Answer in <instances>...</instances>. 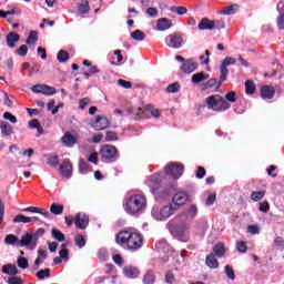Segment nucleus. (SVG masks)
I'll use <instances>...</instances> for the list:
<instances>
[{
	"mask_svg": "<svg viewBox=\"0 0 284 284\" xmlns=\"http://www.w3.org/2000/svg\"><path fill=\"white\" fill-rule=\"evenodd\" d=\"M133 41H145V33L141 30H135L131 33Z\"/></svg>",
	"mask_w": 284,
	"mask_h": 284,
	"instance_id": "33",
	"label": "nucleus"
},
{
	"mask_svg": "<svg viewBox=\"0 0 284 284\" xmlns=\"http://www.w3.org/2000/svg\"><path fill=\"white\" fill-rule=\"evenodd\" d=\"M74 242H75V245L81 250L83 247H85V236H83L82 234H77L74 236Z\"/></svg>",
	"mask_w": 284,
	"mask_h": 284,
	"instance_id": "34",
	"label": "nucleus"
},
{
	"mask_svg": "<svg viewBox=\"0 0 284 284\" xmlns=\"http://www.w3.org/2000/svg\"><path fill=\"white\" fill-rule=\"evenodd\" d=\"M19 43V36L14 32H11L7 36V44L9 48H14V44Z\"/></svg>",
	"mask_w": 284,
	"mask_h": 284,
	"instance_id": "27",
	"label": "nucleus"
},
{
	"mask_svg": "<svg viewBox=\"0 0 284 284\" xmlns=\"http://www.w3.org/2000/svg\"><path fill=\"white\" fill-rule=\"evenodd\" d=\"M180 89L181 85L179 84V82H174L166 88V92H169L170 94H175V92H179Z\"/></svg>",
	"mask_w": 284,
	"mask_h": 284,
	"instance_id": "47",
	"label": "nucleus"
},
{
	"mask_svg": "<svg viewBox=\"0 0 284 284\" xmlns=\"http://www.w3.org/2000/svg\"><path fill=\"white\" fill-rule=\"evenodd\" d=\"M119 136H116V133L112 131L106 132L105 141H118Z\"/></svg>",
	"mask_w": 284,
	"mask_h": 284,
	"instance_id": "62",
	"label": "nucleus"
},
{
	"mask_svg": "<svg viewBox=\"0 0 284 284\" xmlns=\"http://www.w3.org/2000/svg\"><path fill=\"white\" fill-rule=\"evenodd\" d=\"M48 165L51 168H58L59 166V156L57 155H49L47 159Z\"/></svg>",
	"mask_w": 284,
	"mask_h": 284,
	"instance_id": "40",
	"label": "nucleus"
},
{
	"mask_svg": "<svg viewBox=\"0 0 284 284\" xmlns=\"http://www.w3.org/2000/svg\"><path fill=\"white\" fill-rule=\"evenodd\" d=\"M51 234H52V237H53L55 241H59L60 243H63V241H65V235H64L61 231H59V230H57V229H53V230L51 231Z\"/></svg>",
	"mask_w": 284,
	"mask_h": 284,
	"instance_id": "35",
	"label": "nucleus"
},
{
	"mask_svg": "<svg viewBox=\"0 0 284 284\" xmlns=\"http://www.w3.org/2000/svg\"><path fill=\"white\" fill-rule=\"evenodd\" d=\"M205 264L207 265V267H210L211 270H216V267H219V261L216 260V255L214 253H211L206 256V261Z\"/></svg>",
	"mask_w": 284,
	"mask_h": 284,
	"instance_id": "23",
	"label": "nucleus"
},
{
	"mask_svg": "<svg viewBox=\"0 0 284 284\" xmlns=\"http://www.w3.org/2000/svg\"><path fill=\"white\" fill-rule=\"evenodd\" d=\"M92 128L97 131L105 130L110 126V121L105 115H98L95 120L91 123Z\"/></svg>",
	"mask_w": 284,
	"mask_h": 284,
	"instance_id": "12",
	"label": "nucleus"
},
{
	"mask_svg": "<svg viewBox=\"0 0 284 284\" xmlns=\"http://www.w3.org/2000/svg\"><path fill=\"white\" fill-rule=\"evenodd\" d=\"M236 12H239V4L234 3V4H230L225 8H223L222 10L217 11V14L230 16V14H236Z\"/></svg>",
	"mask_w": 284,
	"mask_h": 284,
	"instance_id": "21",
	"label": "nucleus"
},
{
	"mask_svg": "<svg viewBox=\"0 0 284 284\" xmlns=\"http://www.w3.org/2000/svg\"><path fill=\"white\" fill-rule=\"evenodd\" d=\"M165 283L168 284H175L176 280L174 278V273L173 272H166L165 274Z\"/></svg>",
	"mask_w": 284,
	"mask_h": 284,
	"instance_id": "54",
	"label": "nucleus"
},
{
	"mask_svg": "<svg viewBox=\"0 0 284 284\" xmlns=\"http://www.w3.org/2000/svg\"><path fill=\"white\" fill-rule=\"evenodd\" d=\"M100 155L102 156L103 161L106 163H112V161H116L118 152L116 148L110 144L102 146L100 151Z\"/></svg>",
	"mask_w": 284,
	"mask_h": 284,
	"instance_id": "8",
	"label": "nucleus"
},
{
	"mask_svg": "<svg viewBox=\"0 0 284 284\" xmlns=\"http://www.w3.org/2000/svg\"><path fill=\"white\" fill-rule=\"evenodd\" d=\"M37 245H39V243L32 235V231L24 233L19 242V247H27V250H30L31 252L37 250Z\"/></svg>",
	"mask_w": 284,
	"mask_h": 284,
	"instance_id": "7",
	"label": "nucleus"
},
{
	"mask_svg": "<svg viewBox=\"0 0 284 284\" xmlns=\"http://www.w3.org/2000/svg\"><path fill=\"white\" fill-rule=\"evenodd\" d=\"M255 90H256V87L254 85V82L246 81V83H245L246 94H254Z\"/></svg>",
	"mask_w": 284,
	"mask_h": 284,
	"instance_id": "49",
	"label": "nucleus"
},
{
	"mask_svg": "<svg viewBox=\"0 0 284 284\" xmlns=\"http://www.w3.org/2000/svg\"><path fill=\"white\" fill-rule=\"evenodd\" d=\"M171 234L178 241L182 243H187L190 241V224L182 223L180 225L174 226L171 229Z\"/></svg>",
	"mask_w": 284,
	"mask_h": 284,
	"instance_id": "6",
	"label": "nucleus"
},
{
	"mask_svg": "<svg viewBox=\"0 0 284 284\" xmlns=\"http://www.w3.org/2000/svg\"><path fill=\"white\" fill-rule=\"evenodd\" d=\"M213 30H225V20H213Z\"/></svg>",
	"mask_w": 284,
	"mask_h": 284,
	"instance_id": "48",
	"label": "nucleus"
},
{
	"mask_svg": "<svg viewBox=\"0 0 284 284\" xmlns=\"http://www.w3.org/2000/svg\"><path fill=\"white\" fill-rule=\"evenodd\" d=\"M38 281H43L44 278H50V268H44V270H41L39 271L37 274H36Z\"/></svg>",
	"mask_w": 284,
	"mask_h": 284,
	"instance_id": "39",
	"label": "nucleus"
},
{
	"mask_svg": "<svg viewBox=\"0 0 284 284\" xmlns=\"http://www.w3.org/2000/svg\"><path fill=\"white\" fill-rule=\"evenodd\" d=\"M62 143L65 145V148H72V145L77 143V136L72 135L70 132H67L62 136Z\"/></svg>",
	"mask_w": 284,
	"mask_h": 284,
	"instance_id": "20",
	"label": "nucleus"
},
{
	"mask_svg": "<svg viewBox=\"0 0 284 284\" xmlns=\"http://www.w3.org/2000/svg\"><path fill=\"white\" fill-rule=\"evenodd\" d=\"M278 30H284V13L280 14L276 20Z\"/></svg>",
	"mask_w": 284,
	"mask_h": 284,
	"instance_id": "63",
	"label": "nucleus"
},
{
	"mask_svg": "<svg viewBox=\"0 0 284 284\" xmlns=\"http://www.w3.org/2000/svg\"><path fill=\"white\" fill-rule=\"evenodd\" d=\"M163 181H165V173L160 172L149 176L144 183L152 194H156L161 189Z\"/></svg>",
	"mask_w": 284,
	"mask_h": 284,
	"instance_id": "5",
	"label": "nucleus"
},
{
	"mask_svg": "<svg viewBox=\"0 0 284 284\" xmlns=\"http://www.w3.org/2000/svg\"><path fill=\"white\" fill-rule=\"evenodd\" d=\"M196 68H199L196 61H194V59H189L182 64L181 70L185 74H192V72H194Z\"/></svg>",
	"mask_w": 284,
	"mask_h": 284,
	"instance_id": "15",
	"label": "nucleus"
},
{
	"mask_svg": "<svg viewBox=\"0 0 284 284\" xmlns=\"http://www.w3.org/2000/svg\"><path fill=\"white\" fill-rule=\"evenodd\" d=\"M205 103L209 110H214L215 112H225V110L231 108L230 102L219 94L210 95L206 98Z\"/></svg>",
	"mask_w": 284,
	"mask_h": 284,
	"instance_id": "3",
	"label": "nucleus"
},
{
	"mask_svg": "<svg viewBox=\"0 0 284 284\" xmlns=\"http://www.w3.org/2000/svg\"><path fill=\"white\" fill-rule=\"evenodd\" d=\"M199 30H214V22L213 20H210L207 18H203L199 26H197Z\"/></svg>",
	"mask_w": 284,
	"mask_h": 284,
	"instance_id": "22",
	"label": "nucleus"
},
{
	"mask_svg": "<svg viewBox=\"0 0 284 284\" xmlns=\"http://www.w3.org/2000/svg\"><path fill=\"white\" fill-rule=\"evenodd\" d=\"M156 28L159 32H165V30H170V28H172V20L168 18H160L156 21Z\"/></svg>",
	"mask_w": 284,
	"mask_h": 284,
	"instance_id": "16",
	"label": "nucleus"
},
{
	"mask_svg": "<svg viewBox=\"0 0 284 284\" xmlns=\"http://www.w3.org/2000/svg\"><path fill=\"white\" fill-rule=\"evenodd\" d=\"M154 281H155V277H154V275L152 273H146L144 275L143 283L152 284V283H154Z\"/></svg>",
	"mask_w": 284,
	"mask_h": 284,
	"instance_id": "58",
	"label": "nucleus"
},
{
	"mask_svg": "<svg viewBox=\"0 0 284 284\" xmlns=\"http://www.w3.org/2000/svg\"><path fill=\"white\" fill-rule=\"evenodd\" d=\"M60 174L65 179H70V176H72V163H70V161H64L60 165Z\"/></svg>",
	"mask_w": 284,
	"mask_h": 284,
	"instance_id": "17",
	"label": "nucleus"
},
{
	"mask_svg": "<svg viewBox=\"0 0 284 284\" xmlns=\"http://www.w3.org/2000/svg\"><path fill=\"white\" fill-rule=\"evenodd\" d=\"M273 244L275 247H277V250H283L284 248V239L282 236H277L274 239Z\"/></svg>",
	"mask_w": 284,
	"mask_h": 284,
	"instance_id": "50",
	"label": "nucleus"
},
{
	"mask_svg": "<svg viewBox=\"0 0 284 284\" xmlns=\"http://www.w3.org/2000/svg\"><path fill=\"white\" fill-rule=\"evenodd\" d=\"M9 284H23V281L20 277H10L8 280Z\"/></svg>",
	"mask_w": 284,
	"mask_h": 284,
	"instance_id": "64",
	"label": "nucleus"
},
{
	"mask_svg": "<svg viewBox=\"0 0 284 284\" xmlns=\"http://www.w3.org/2000/svg\"><path fill=\"white\" fill-rule=\"evenodd\" d=\"M225 99L230 103H236V92L230 91L229 93H226Z\"/></svg>",
	"mask_w": 284,
	"mask_h": 284,
	"instance_id": "56",
	"label": "nucleus"
},
{
	"mask_svg": "<svg viewBox=\"0 0 284 284\" xmlns=\"http://www.w3.org/2000/svg\"><path fill=\"white\" fill-rule=\"evenodd\" d=\"M115 241L118 245H123V247H126V250H131L132 252H136V250L143 247V235L130 230L119 232Z\"/></svg>",
	"mask_w": 284,
	"mask_h": 284,
	"instance_id": "1",
	"label": "nucleus"
},
{
	"mask_svg": "<svg viewBox=\"0 0 284 284\" xmlns=\"http://www.w3.org/2000/svg\"><path fill=\"white\" fill-rule=\"evenodd\" d=\"M88 105H90V98H84V99L80 100V102H79L80 110H85V108H88Z\"/></svg>",
	"mask_w": 284,
	"mask_h": 284,
	"instance_id": "60",
	"label": "nucleus"
},
{
	"mask_svg": "<svg viewBox=\"0 0 284 284\" xmlns=\"http://www.w3.org/2000/svg\"><path fill=\"white\" fill-rule=\"evenodd\" d=\"M236 64V59L231 58V57H226L223 61H222V67L227 68V65H235Z\"/></svg>",
	"mask_w": 284,
	"mask_h": 284,
	"instance_id": "51",
	"label": "nucleus"
},
{
	"mask_svg": "<svg viewBox=\"0 0 284 284\" xmlns=\"http://www.w3.org/2000/svg\"><path fill=\"white\" fill-rule=\"evenodd\" d=\"M165 43L169 48L179 50L183 45V36L181 34H170L165 38Z\"/></svg>",
	"mask_w": 284,
	"mask_h": 284,
	"instance_id": "11",
	"label": "nucleus"
},
{
	"mask_svg": "<svg viewBox=\"0 0 284 284\" xmlns=\"http://www.w3.org/2000/svg\"><path fill=\"white\" fill-rule=\"evenodd\" d=\"M186 221H194L195 216H199V206L196 204H189L183 212Z\"/></svg>",
	"mask_w": 284,
	"mask_h": 284,
	"instance_id": "14",
	"label": "nucleus"
},
{
	"mask_svg": "<svg viewBox=\"0 0 284 284\" xmlns=\"http://www.w3.org/2000/svg\"><path fill=\"white\" fill-rule=\"evenodd\" d=\"M155 247L160 254H170V245L165 241L158 242Z\"/></svg>",
	"mask_w": 284,
	"mask_h": 284,
	"instance_id": "26",
	"label": "nucleus"
},
{
	"mask_svg": "<svg viewBox=\"0 0 284 284\" xmlns=\"http://www.w3.org/2000/svg\"><path fill=\"white\" fill-rule=\"evenodd\" d=\"M189 199L190 196L185 191H179L173 195L171 205L179 210V207H182V205H185V203H187Z\"/></svg>",
	"mask_w": 284,
	"mask_h": 284,
	"instance_id": "10",
	"label": "nucleus"
},
{
	"mask_svg": "<svg viewBox=\"0 0 284 284\" xmlns=\"http://www.w3.org/2000/svg\"><path fill=\"white\" fill-rule=\"evenodd\" d=\"M148 207V200L145 195L135 194L130 196L124 204V212L126 214L133 215L143 212Z\"/></svg>",
	"mask_w": 284,
	"mask_h": 284,
	"instance_id": "2",
	"label": "nucleus"
},
{
	"mask_svg": "<svg viewBox=\"0 0 284 284\" xmlns=\"http://www.w3.org/2000/svg\"><path fill=\"white\" fill-rule=\"evenodd\" d=\"M37 41H39V33H37V31H31L27 39V45H34Z\"/></svg>",
	"mask_w": 284,
	"mask_h": 284,
	"instance_id": "38",
	"label": "nucleus"
},
{
	"mask_svg": "<svg viewBox=\"0 0 284 284\" xmlns=\"http://www.w3.org/2000/svg\"><path fill=\"white\" fill-rule=\"evenodd\" d=\"M6 245H17L19 247L20 240L14 234H9L4 239Z\"/></svg>",
	"mask_w": 284,
	"mask_h": 284,
	"instance_id": "30",
	"label": "nucleus"
},
{
	"mask_svg": "<svg viewBox=\"0 0 284 284\" xmlns=\"http://www.w3.org/2000/svg\"><path fill=\"white\" fill-rule=\"evenodd\" d=\"M118 85L124 88L125 90H130V88H132V82L120 79L118 80Z\"/></svg>",
	"mask_w": 284,
	"mask_h": 284,
	"instance_id": "57",
	"label": "nucleus"
},
{
	"mask_svg": "<svg viewBox=\"0 0 284 284\" xmlns=\"http://www.w3.org/2000/svg\"><path fill=\"white\" fill-rule=\"evenodd\" d=\"M166 176H171L172 179H179L183 175V165L171 163L164 169V179Z\"/></svg>",
	"mask_w": 284,
	"mask_h": 284,
	"instance_id": "9",
	"label": "nucleus"
},
{
	"mask_svg": "<svg viewBox=\"0 0 284 284\" xmlns=\"http://www.w3.org/2000/svg\"><path fill=\"white\" fill-rule=\"evenodd\" d=\"M2 272L3 274H8L9 276H16V274H19V270H17V266L12 264L3 265Z\"/></svg>",
	"mask_w": 284,
	"mask_h": 284,
	"instance_id": "25",
	"label": "nucleus"
},
{
	"mask_svg": "<svg viewBox=\"0 0 284 284\" xmlns=\"http://www.w3.org/2000/svg\"><path fill=\"white\" fill-rule=\"evenodd\" d=\"M78 11L80 14H88V12H90V2L88 0H82L78 4Z\"/></svg>",
	"mask_w": 284,
	"mask_h": 284,
	"instance_id": "28",
	"label": "nucleus"
},
{
	"mask_svg": "<svg viewBox=\"0 0 284 284\" xmlns=\"http://www.w3.org/2000/svg\"><path fill=\"white\" fill-rule=\"evenodd\" d=\"M0 130L4 136H11V134H14V129L8 122H0Z\"/></svg>",
	"mask_w": 284,
	"mask_h": 284,
	"instance_id": "24",
	"label": "nucleus"
},
{
	"mask_svg": "<svg viewBox=\"0 0 284 284\" xmlns=\"http://www.w3.org/2000/svg\"><path fill=\"white\" fill-rule=\"evenodd\" d=\"M79 170H80L81 174H87L88 163H85V161H83V160H80L79 161Z\"/></svg>",
	"mask_w": 284,
	"mask_h": 284,
	"instance_id": "61",
	"label": "nucleus"
},
{
	"mask_svg": "<svg viewBox=\"0 0 284 284\" xmlns=\"http://www.w3.org/2000/svg\"><path fill=\"white\" fill-rule=\"evenodd\" d=\"M74 223L79 230H85L90 223V217L85 213H78L74 217Z\"/></svg>",
	"mask_w": 284,
	"mask_h": 284,
	"instance_id": "13",
	"label": "nucleus"
},
{
	"mask_svg": "<svg viewBox=\"0 0 284 284\" xmlns=\"http://www.w3.org/2000/svg\"><path fill=\"white\" fill-rule=\"evenodd\" d=\"M220 82L217 84V88H221V83L227 81V74H230V70H227V67H223L221 64L220 67Z\"/></svg>",
	"mask_w": 284,
	"mask_h": 284,
	"instance_id": "29",
	"label": "nucleus"
},
{
	"mask_svg": "<svg viewBox=\"0 0 284 284\" xmlns=\"http://www.w3.org/2000/svg\"><path fill=\"white\" fill-rule=\"evenodd\" d=\"M50 212H51V214L59 216V215L63 214V205L53 203L50 207Z\"/></svg>",
	"mask_w": 284,
	"mask_h": 284,
	"instance_id": "32",
	"label": "nucleus"
},
{
	"mask_svg": "<svg viewBox=\"0 0 284 284\" xmlns=\"http://www.w3.org/2000/svg\"><path fill=\"white\" fill-rule=\"evenodd\" d=\"M213 252L215 256L222 257L225 255V245L223 243H217L213 247Z\"/></svg>",
	"mask_w": 284,
	"mask_h": 284,
	"instance_id": "31",
	"label": "nucleus"
},
{
	"mask_svg": "<svg viewBox=\"0 0 284 284\" xmlns=\"http://www.w3.org/2000/svg\"><path fill=\"white\" fill-rule=\"evenodd\" d=\"M209 77L210 75H205V74H203V73H194L193 75H192V83H195V84H197V83H202V81H205V79H209Z\"/></svg>",
	"mask_w": 284,
	"mask_h": 284,
	"instance_id": "37",
	"label": "nucleus"
},
{
	"mask_svg": "<svg viewBox=\"0 0 284 284\" xmlns=\"http://www.w3.org/2000/svg\"><path fill=\"white\" fill-rule=\"evenodd\" d=\"M3 119H6V121H10V123H17V116H14L10 112H4L3 113Z\"/></svg>",
	"mask_w": 284,
	"mask_h": 284,
	"instance_id": "59",
	"label": "nucleus"
},
{
	"mask_svg": "<svg viewBox=\"0 0 284 284\" xmlns=\"http://www.w3.org/2000/svg\"><path fill=\"white\" fill-rule=\"evenodd\" d=\"M274 94H276V90L272 85H264L261 88V97L262 99H274Z\"/></svg>",
	"mask_w": 284,
	"mask_h": 284,
	"instance_id": "18",
	"label": "nucleus"
},
{
	"mask_svg": "<svg viewBox=\"0 0 284 284\" xmlns=\"http://www.w3.org/2000/svg\"><path fill=\"white\" fill-rule=\"evenodd\" d=\"M44 234H45L44 229H38L36 232H32V236L33 239H36L38 243H39V239H41V236H43Z\"/></svg>",
	"mask_w": 284,
	"mask_h": 284,
	"instance_id": "55",
	"label": "nucleus"
},
{
	"mask_svg": "<svg viewBox=\"0 0 284 284\" xmlns=\"http://www.w3.org/2000/svg\"><path fill=\"white\" fill-rule=\"evenodd\" d=\"M89 163H93V165H99V153L93 152L88 156Z\"/></svg>",
	"mask_w": 284,
	"mask_h": 284,
	"instance_id": "53",
	"label": "nucleus"
},
{
	"mask_svg": "<svg viewBox=\"0 0 284 284\" xmlns=\"http://www.w3.org/2000/svg\"><path fill=\"white\" fill-rule=\"evenodd\" d=\"M174 212H176V207H174V205H172V204H168V205L162 206L161 209L154 207L151 211V216L155 221H168V219H170V216H173Z\"/></svg>",
	"mask_w": 284,
	"mask_h": 284,
	"instance_id": "4",
	"label": "nucleus"
},
{
	"mask_svg": "<svg viewBox=\"0 0 284 284\" xmlns=\"http://www.w3.org/2000/svg\"><path fill=\"white\" fill-rule=\"evenodd\" d=\"M13 223H32V217L26 216L23 214H18L13 219Z\"/></svg>",
	"mask_w": 284,
	"mask_h": 284,
	"instance_id": "36",
	"label": "nucleus"
},
{
	"mask_svg": "<svg viewBox=\"0 0 284 284\" xmlns=\"http://www.w3.org/2000/svg\"><path fill=\"white\" fill-rule=\"evenodd\" d=\"M18 267H20V270H28L29 264H28V258L19 256L18 257Z\"/></svg>",
	"mask_w": 284,
	"mask_h": 284,
	"instance_id": "44",
	"label": "nucleus"
},
{
	"mask_svg": "<svg viewBox=\"0 0 284 284\" xmlns=\"http://www.w3.org/2000/svg\"><path fill=\"white\" fill-rule=\"evenodd\" d=\"M123 274L125 278H136V276H139V268L134 266H124Z\"/></svg>",
	"mask_w": 284,
	"mask_h": 284,
	"instance_id": "19",
	"label": "nucleus"
},
{
	"mask_svg": "<svg viewBox=\"0 0 284 284\" xmlns=\"http://www.w3.org/2000/svg\"><path fill=\"white\" fill-rule=\"evenodd\" d=\"M265 196V191H256L251 194L252 201L258 202Z\"/></svg>",
	"mask_w": 284,
	"mask_h": 284,
	"instance_id": "43",
	"label": "nucleus"
},
{
	"mask_svg": "<svg viewBox=\"0 0 284 284\" xmlns=\"http://www.w3.org/2000/svg\"><path fill=\"white\" fill-rule=\"evenodd\" d=\"M68 59H70V55L68 54V51L60 50L59 53H58V61L60 63H65V61H68Z\"/></svg>",
	"mask_w": 284,
	"mask_h": 284,
	"instance_id": "46",
	"label": "nucleus"
},
{
	"mask_svg": "<svg viewBox=\"0 0 284 284\" xmlns=\"http://www.w3.org/2000/svg\"><path fill=\"white\" fill-rule=\"evenodd\" d=\"M236 250L241 254H245V252H247V245L243 241L236 242Z\"/></svg>",
	"mask_w": 284,
	"mask_h": 284,
	"instance_id": "52",
	"label": "nucleus"
},
{
	"mask_svg": "<svg viewBox=\"0 0 284 284\" xmlns=\"http://www.w3.org/2000/svg\"><path fill=\"white\" fill-rule=\"evenodd\" d=\"M42 94H44L45 97H52V94H57V89L44 84L42 88Z\"/></svg>",
	"mask_w": 284,
	"mask_h": 284,
	"instance_id": "41",
	"label": "nucleus"
},
{
	"mask_svg": "<svg viewBox=\"0 0 284 284\" xmlns=\"http://www.w3.org/2000/svg\"><path fill=\"white\" fill-rule=\"evenodd\" d=\"M170 11L179 16L187 14V8L185 7H171Z\"/></svg>",
	"mask_w": 284,
	"mask_h": 284,
	"instance_id": "42",
	"label": "nucleus"
},
{
	"mask_svg": "<svg viewBox=\"0 0 284 284\" xmlns=\"http://www.w3.org/2000/svg\"><path fill=\"white\" fill-rule=\"evenodd\" d=\"M224 272H225L227 278H230L231 281H234V278H236V274L234 273V268H232V266L226 265L224 267Z\"/></svg>",
	"mask_w": 284,
	"mask_h": 284,
	"instance_id": "45",
	"label": "nucleus"
}]
</instances>
